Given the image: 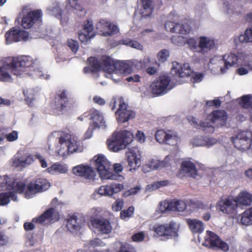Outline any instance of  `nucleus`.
Returning <instances> with one entry per match:
<instances>
[{"mask_svg": "<svg viewBox=\"0 0 252 252\" xmlns=\"http://www.w3.org/2000/svg\"><path fill=\"white\" fill-rule=\"evenodd\" d=\"M94 159L95 166L102 180H121L124 179L122 175L114 174L110 162L103 155H98L94 156Z\"/></svg>", "mask_w": 252, "mask_h": 252, "instance_id": "f03ea898", "label": "nucleus"}, {"mask_svg": "<svg viewBox=\"0 0 252 252\" xmlns=\"http://www.w3.org/2000/svg\"><path fill=\"white\" fill-rule=\"evenodd\" d=\"M189 228L193 233H201L204 230V225L201 221L197 220H187Z\"/></svg>", "mask_w": 252, "mask_h": 252, "instance_id": "2f4dec72", "label": "nucleus"}, {"mask_svg": "<svg viewBox=\"0 0 252 252\" xmlns=\"http://www.w3.org/2000/svg\"><path fill=\"white\" fill-rule=\"evenodd\" d=\"M207 236L205 239V242L209 245L212 248H220L223 251H227L229 246L227 243L222 241L220 238L214 232L211 231H207Z\"/></svg>", "mask_w": 252, "mask_h": 252, "instance_id": "dca6fc26", "label": "nucleus"}, {"mask_svg": "<svg viewBox=\"0 0 252 252\" xmlns=\"http://www.w3.org/2000/svg\"><path fill=\"white\" fill-rule=\"evenodd\" d=\"M140 189V188L138 186H136L134 188H131L129 189H128V190L125 191L124 193L123 196L124 197H127V196L135 194L136 193H137L138 192V191Z\"/></svg>", "mask_w": 252, "mask_h": 252, "instance_id": "e2e57ef3", "label": "nucleus"}, {"mask_svg": "<svg viewBox=\"0 0 252 252\" xmlns=\"http://www.w3.org/2000/svg\"><path fill=\"white\" fill-rule=\"evenodd\" d=\"M152 0H141L143 9L141 10V14L142 17H147L150 16L153 11L152 7Z\"/></svg>", "mask_w": 252, "mask_h": 252, "instance_id": "e433bc0d", "label": "nucleus"}, {"mask_svg": "<svg viewBox=\"0 0 252 252\" xmlns=\"http://www.w3.org/2000/svg\"><path fill=\"white\" fill-rule=\"evenodd\" d=\"M70 104L68 93L65 90H59L56 93L52 109L54 114L60 115L67 110Z\"/></svg>", "mask_w": 252, "mask_h": 252, "instance_id": "39448f33", "label": "nucleus"}, {"mask_svg": "<svg viewBox=\"0 0 252 252\" xmlns=\"http://www.w3.org/2000/svg\"><path fill=\"white\" fill-rule=\"evenodd\" d=\"M239 41L241 43L252 42V28L247 29L244 34L240 35Z\"/></svg>", "mask_w": 252, "mask_h": 252, "instance_id": "37998d69", "label": "nucleus"}, {"mask_svg": "<svg viewBox=\"0 0 252 252\" xmlns=\"http://www.w3.org/2000/svg\"><path fill=\"white\" fill-rule=\"evenodd\" d=\"M123 200L117 199L113 205L112 209L115 211H120L123 206Z\"/></svg>", "mask_w": 252, "mask_h": 252, "instance_id": "69168bd1", "label": "nucleus"}, {"mask_svg": "<svg viewBox=\"0 0 252 252\" xmlns=\"http://www.w3.org/2000/svg\"><path fill=\"white\" fill-rule=\"evenodd\" d=\"M11 179L7 175L0 177V188L7 186L9 187Z\"/></svg>", "mask_w": 252, "mask_h": 252, "instance_id": "13d9d810", "label": "nucleus"}, {"mask_svg": "<svg viewBox=\"0 0 252 252\" xmlns=\"http://www.w3.org/2000/svg\"><path fill=\"white\" fill-rule=\"evenodd\" d=\"M215 46L214 40L209 37L202 36L199 38L198 52L206 53L213 49Z\"/></svg>", "mask_w": 252, "mask_h": 252, "instance_id": "5701e85b", "label": "nucleus"}, {"mask_svg": "<svg viewBox=\"0 0 252 252\" xmlns=\"http://www.w3.org/2000/svg\"><path fill=\"white\" fill-rule=\"evenodd\" d=\"M10 199L13 201L17 200L16 194L13 191H7L0 193V206H4L8 204Z\"/></svg>", "mask_w": 252, "mask_h": 252, "instance_id": "c9c22d12", "label": "nucleus"}, {"mask_svg": "<svg viewBox=\"0 0 252 252\" xmlns=\"http://www.w3.org/2000/svg\"><path fill=\"white\" fill-rule=\"evenodd\" d=\"M119 252H136L135 248L128 244H125L121 246Z\"/></svg>", "mask_w": 252, "mask_h": 252, "instance_id": "5fc2aeb1", "label": "nucleus"}, {"mask_svg": "<svg viewBox=\"0 0 252 252\" xmlns=\"http://www.w3.org/2000/svg\"><path fill=\"white\" fill-rule=\"evenodd\" d=\"M124 189V186L120 184H112L99 188L98 193L101 195L111 196L117 193Z\"/></svg>", "mask_w": 252, "mask_h": 252, "instance_id": "4be33fe9", "label": "nucleus"}, {"mask_svg": "<svg viewBox=\"0 0 252 252\" xmlns=\"http://www.w3.org/2000/svg\"><path fill=\"white\" fill-rule=\"evenodd\" d=\"M181 174L193 178H195L197 175V170L195 164L190 161H184L181 165Z\"/></svg>", "mask_w": 252, "mask_h": 252, "instance_id": "a878e982", "label": "nucleus"}, {"mask_svg": "<svg viewBox=\"0 0 252 252\" xmlns=\"http://www.w3.org/2000/svg\"><path fill=\"white\" fill-rule=\"evenodd\" d=\"M188 120L195 127L200 128L206 132H213L214 131V127L208 122H201L199 125H198L196 121V119L193 117H190L188 119Z\"/></svg>", "mask_w": 252, "mask_h": 252, "instance_id": "7c9ffc66", "label": "nucleus"}, {"mask_svg": "<svg viewBox=\"0 0 252 252\" xmlns=\"http://www.w3.org/2000/svg\"><path fill=\"white\" fill-rule=\"evenodd\" d=\"M50 187V183L47 179L43 178H35L27 186L26 198H32L36 193L46 190Z\"/></svg>", "mask_w": 252, "mask_h": 252, "instance_id": "423d86ee", "label": "nucleus"}, {"mask_svg": "<svg viewBox=\"0 0 252 252\" xmlns=\"http://www.w3.org/2000/svg\"><path fill=\"white\" fill-rule=\"evenodd\" d=\"M42 13L40 9L29 12L22 18L21 25L24 29H30L34 25H38L42 22Z\"/></svg>", "mask_w": 252, "mask_h": 252, "instance_id": "9b49d317", "label": "nucleus"}, {"mask_svg": "<svg viewBox=\"0 0 252 252\" xmlns=\"http://www.w3.org/2000/svg\"><path fill=\"white\" fill-rule=\"evenodd\" d=\"M115 72L117 73L127 75L132 72V68L131 65L124 61H115Z\"/></svg>", "mask_w": 252, "mask_h": 252, "instance_id": "c756f323", "label": "nucleus"}, {"mask_svg": "<svg viewBox=\"0 0 252 252\" xmlns=\"http://www.w3.org/2000/svg\"><path fill=\"white\" fill-rule=\"evenodd\" d=\"M88 61L94 72L98 71L101 68V62H99L95 57H91Z\"/></svg>", "mask_w": 252, "mask_h": 252, "instance_id": "c03bdc74", "label": "nucleus"}, {"mask_svg": "<svg viewBox=\"0 0 252 252\" xmlns=\"http://www.w3.org/2000/svg\"><path fill=\"white\" fill-rule=\"evenodd\" d=\"M171 40L173 43L178 46L182 45L185 42V38L183 36L179 35L173 36Z\"/></svg>", "mask_w": 252, "mask_h": 252, "instance_id": "603ef678", "label": "nucleus"}, {"mask_svg": "<svg viewBox=\"0 0 252 252\" xmlns=\"http://www.w3.org/2000/svg\"><path fill=\"white\" fill-rule=\"evenodd\" d=\"M96 28L106 36H110L117 33L118 30L116 25L110 22L102 19L96 25Z\"/></svg>", "mask_w": 252, "mask_h": 252, "instance_id": "6ab92c4d", "label": "nucleus"}, {"mask_svg": "<svg viewBox=\"0 0 252 252\" xmlns=\"http://www.w3.org/2000/svg\"><path fill=\"white\" fill-rule=\"evenodd\" d=\"M28 32L16 27L11 28L5 34L6 42L10 44L14 42L27 41L29 39Z\"/></svg>", "mask_w": 252, "mask_h": 252, "instance_id": "f8f14e48", "label": "nucleus"}, {"mask_svg": "<svg viewBox=\"0 0 252 252\" xmlns=\"http://www.w3.org/2000/svg\"><path fill=\"white\" fill-rule=\"evenodd\" d=\"M188 207H189V210H191L192 209L201 208L203 207V203L198 200H190L187 202Z\"/></svg>", "mask_w": 252, "mask_h": 252, "instance_id": "de8ad7c7", "label": "nucleus"}, {"mask_svg": "<svg viewBox=\"0 0 252 252\" xmlns=\"http://www.w3.org/2000/svg\"><path fill=\"white\" fill-rule=\"evenodd\" d=\"M185 43H187L189 48L194 51L198 52V45H197V42L194 38H189L185 39Z\"/></svg>", "mask_w": 252, "mask_h": 252, "instance_id": "a18cd8bd", "label": "nucleus"}, {"mask_svg": "<svg viewBox=\"0 0 252 252\" xmlns=\"http://www.w3.org/2000/svg\"><path fill=\"white\" fill-rule=\"evenodd\" d=\"M33 161L32 156L29 155L25 158H15L13 161V164L16 167H24L32 163Z\"/></svg>", "mask_w": 252, "mask_h": 252, "instance_id": "4c0bfd02", "label": "nucleus"}, {"mask_svg": "<svg viewBox=\"0 0 252 252\" xmlns=\"http://www.w3.org/2000/svg\"><path fill=\"white\" fill-rule=\"evenodd\" d=\"M72 171L76 176L89 180H94L96 176L94 170L89 165H77L73 168Z\"/></svg>", "mask_w": 252, "mask_h": 252, "instance_id": "f3484780", "label": "nucleus"}, {"mask_svg": "<svg viewBox=\"0 0 252 252\" xmlns=\"http://www.w3.org/2000/svg\"><path fill=\"white\" fill-rule=\"evenodd\" d=\"M171 72L174 75L183 78L190 76L192 71L189 63H184L183 65L178 64L176 66L173 67Z\"/></svg>", "mask_w": 252, "mask_h": 252, "instance_id": "cd10ccee", "label": "nucleus"}, {"mask_svg": "<svg viewBox=\"0 0 252 252\" xmlns=\"http://www.w3.org/2000/svg\"><path fill=\"white\" fill-rule=\"evenodd\" d=\"M235 199V200H236L238 206L239 204L249 205L251 203L252 201L251 195L246 191L240 192L238 196Z\"/></svg>", "mask_w": 252, "mask_h": 252, "instance_id": "f704fd0d", "label": "nucleus"}, {"mask_svg": "<svg viewBox=\"0 0 252 252\" xmlns=\"http://www.w3.org/2000/svg\"><path fill=\"white\" fill-rule=\"evenodd\" d=\"M157 142L168 145H173L177 143L178 136L176 133L171 130L164 131L159 129L156 131L155 134Z\"/></svg>", "mask_w": 252, "mask_h": 252, "instance_id": "ddd939ff", "label": "nucleus"}, {"mask_svg": "<svg viewBox=\"0 0 252 252\" xmlns=\"http://www.w3.org/2000/svg\"><path fill=\"white\" fill-rule=\"evenodd\" d=\"M8 241V237L3 231L0 230V246L6 245Z\"/></svg>", "mask_w": 252, "mask_h": 252, "instance_id": "0e129e2a", "label": "nucleus"}, {"mask_svg": "<svg viewBox=\"0 0 252 252\" xmlns=\"http://www.w3.org/2000/svg\"><path fill=\"white\" fill-rule=\"evenodd\" d=\"M231 141L237 149L246 151L251 146L252 139L246 137L242 138L240 135H238L235 137H232Z\"/></svg>", "mask_w": 252, "mask_h": 252, "instance_id": "393cba45", "label": "nucleus"}, {"mask_svg": "<svg viewBox=\"0 0 252 252\" xmlns=\"http://www.w3.org/2000/svg\"><path fill=\"white\" fill-rule=\"evenodd\" d=\"M206 104L209 107L215 106L216 108H219L221 105V101L219 99H215L207 101Z\"/></svg>", "mask_w": 252, "mask_h": 252, "instance_id": "338daca9", "label": "nucleus"}, {"mask_svg": "<svg viewBox=\"0 0 252 252\" xmlns=\"http://www.w3.org/2000/svg\"><path fill=\"white\" fill-rule=\"evenodd\" d=\"M32 58L30 56H22L14 58L8 57L0 59V80L7 81L10 79V72L16 76H20L27 68L33 64Z\"/></svg>", "mask_w": 252, "mask_h": 252, "instance_id": "f257e3e1", "label": "nucleus"}, {"mask_svg": "<svg viewBox=\"0 0 252 252\" xmlns=\"http://www.w3.org/2000/svg\"><path fill=\"white\" fill-rule=\"evenodd\" d=\"M134 211L133 206H129L127 209L122 210L120 213L121 218L125 219L126 218L130 217L133 215Z\"/></svg>", "mask_w": 252, "mask_h": 252, "instance_id": "8fccbe9b", "label": "nucleus"}, {"mask_svg": "<svg viewBox=\"0 0 252 252\" xmlns=\"http://www.w3.org/2000/svg\"><path fill=\"white\" fill-rule=\"evenodd\" d=\"M165 210L166 211H176L177 203L176 201H171L164 203Z\"/></svg>", "mask_w": 252, "mask_h": 252, "instance_id": "6e6d98bb", "label": "nucleus"}, {"mask_svg": "<svg viewBox=\"0 0 252 252\" xmlns=\"http://www.w3.org/2000/svg\"><path fill=\"white\" fill-rule=\"evenodd\" d=\"M117 103L119 104V108L116 112V118L118 122L124 123L135 118V112L128 109V105L125 102L123 97L117 99L113 98L111 100L110 105L112 110L116 109Z\"/></svg>", "mask_w": 252, "mask_h": 252, "instance_id": "20e7f679", "label": "nucleus"}, {"mask_svg": "<svg viewBox=\"0 0 252 252\" xmlns=\"http://www.w3.org/2000/svg\"><path fill=\"white\" fill-rule=\"evenodd\" d=\"M59 142L62 146L65 145L68 152H80L83 151V146L80 141H77L67 133H63L59 138Z\"/></svg>", "mask_w": 252, "mask_h": 252, "instance_id": "1a4fd4ad", "label": "nucleus"}, {"mask_svg": "<svg viewBox=\"0 0 252 252\" xmlns=\"http://www.w3.org/2000/svg\"><path fill=\"white\" fill-rule=\"evenodd\" d=\"M46 171L50 174H54L56 173H64L67 171V169L63 165L56 163L47 168Z\"/></svg>", "mask_w": 252, "mask_h": 252, "instance_id": "ea45409f", "label": "nucleus"}, {"mask_svg": "<svg viewBox=\"0 0 252 252\" xmlns=\"http://www.w3.org/2000/svg\"><path fill=\"white\" fill-rule=\"evenodd\" d=\"M66 45L71 49L72 52L76 53L79 48V44L78 42L72 39H68L66 42Z\"/></svg>", "mask_w": 252, "mask_h": 252, "instance_id": "09e8293b", "label": "nucleus"}, {"mask_svg": "<svg viewBox=\"0 0 252 252\" xmlns=\"http://www.w3.org/2000/svg\"><path fill=\"white\" fill-rule=\"evenodd\" d=\"M169 181L168 180H164L155 182L152 186L153 188L158 189L160 187L167 186L169 185Z\"/></svg>", "mask_w": 252, "mask_h": 252, "instance_id": "774afa93", "label": "nucleus"}, {"mask_svg": "<svg viewBox=\"0 0 252 252\" xmlns=\"http://www.w3.org/2000/svg\"><path fill=\"white\" fill-rule=\"evenodd\" d=\"M83 30L86 33H88L90 34H94L93 33V26L92 21L88 20L87 22L85 23L84 25Z\"/></svg>", "mask_w": 252, "mask_h": 252, "instance_id": "4d7b16f0", "label": "nucleus"}, {"mask_svg": "<svg viewBox=\"0 0 252 252\" xmlns=\"http://www.w3.org/2000/svg\"><path fill=\"white\" fill-rule=\"evenodd\" d=\"M177 203V209L176 211L178 212H183L188 207L187 202L183 200H176Z\"/></svg>", "mask_w": 252, "mask_h": 252, "instance_id": "bf43d9fd", "label": "nucleus"}, {"mask_svg": "<svg viewBox=\"0 0 252 252\" xmlns=\"http://www.w3.org/2000/svg\"><path fill=\"white\" fill-rule=\"evenodd\" d=\"M169 53L167 50L163 49L159 51L158 54V58L159 62H164L169 57Z\"/></svg>", "mask_w": 252, "mask_h": 252, "instance_id": "3c124183", "label": "nucleus"}, {"mask_svg": "<svg viewBox=\"0 0 252 252\" xmlns=\"http://www.w3.org/2000/svg\"><path fill=\"white\" fill-rule=\"evenodd\" d=\"M152 230L154 232V236L163 237L166 239L177 235V231L172 222L164 224H155Z\"/></svg>", "mask_w": 252, "mask_h": 252, "instance_id": "0eeeda50", "label": "nucleus"}, {"mask_svg": "<svg viewBox=\"0 0 252 252\" xmlns=\"http://www.w3.org/2000/svg\"><path fill=\"white\" fill-rule=\"evenodd\" d=\"M48 10L52 13L53 15L55 16L57 18L61 19V22H62V11L59 5L57 4L56 6L53 7H50L48 8Z\"/></svg>", "mask_w": 252, "mask_h": 252, "instance_id": "49530a36", "label": "nucleus"}, {"mask_svg": "<svg viewBox=\"0 0 252 252\" xmlns=\"http://www.w3.org/2000/svg\"><path fill=\"white\" fill-rule=\"evenodd\" d=\"M204 77V74L202 73H195L193 74L191 78V81L193 83H198L201 81Z\"/></svg>", "mask_w": 252, "mask_h": 252, "instance_id": "680f3d73", "label": "nucleus"}, {"mask_svg": "<svg viewBox=\"0 0 252 252\" xmlns=\"http://www.w3.org/2000/svg\"><path fill=\"white\" fill-rule=\"evenodd\" d=\"M115 63L112 59L109 57H106L102 59L101 68L104 72L113 73L115 72Z\"/></svg>", "mask_w": 252, "mask_h": 252, "instance_id": "72a5a7b5", "label": "nucleus"}, {"mask_svg": "<svg viewBox=\"0 0 252 252\" xmlns=\"http://www.w3.org/2000/svg\"><path fill=\"white\" fill-rule=\"evenodd\" d=\"M126 156L130 171L135 170L140 166L141 156L137 148L133 147L129 149L128 151L126 153Z\"/></svg>", "mask_w": 252, "mask_h": 252, "instance_id": "2eb2a0df", "label": "nucleus"}, {"mask_svg": "<svg viewBox=\"0 0 252 252\" xmlns=\"http://www.w3.org/2000/svg\"><path fill=\"white\" fill-rule=\"evenodd\" d=\"M89 119L93 121V123L90 125L89 129H94L103 124L104 123L103 116L99 111L93 108L89 111Z\"/></svg>", "mask_w": 252, "mask_h": 252, "instance_id": "412c9836", "label": "nucleus"}, {"mask_svg": "<svg viewBox=\"0 0 252 252\" xmlns=\"http://www.w3.org/2000/svg\"><path fill=\"white\" fill-rule=\"evenodd\" d=\"M210 116L211 122L218 127L224 126L228 117L227 113L224 110H220L213 111Z\"/></svg>", "mask_w": 252, "mask_h": 252, "instance_id": "aec40b11", "label": "nucleus"}, {"mask_svg": "<svg viewBox=\"0 0 252 252\" xmlns=\"http://www.w3.org/2000/svg\"><path fill=\"white\" fill-rule=\"evenodd\" d=\"M27 186L24 183L22 182H15L13 179L11 180L9 188L11 189L15 194L24 193L26 197V191Z\"/></svg>", "mask_w": 252, "mask_h": 252, "instance_id": "473e14b6", "label": "nucleus"}, {"mask_svg": "<svg viewBox=\"0 0 252 252\" xmlns=\"http://www.w3.org/2000/svg\"><path fill=\"white\" fill-rule=\"evenodd\" d=\"M133 138V134L126 130L115 132L112 137L107 141L108 147L111 151L118 152L125 148L132 141Z\"/></svg>", "mask_w": 252, "mask_h": 252, "instance_id": "7ed1b4c3", "label": "nucleus"}, {"mask_svg": "<svg viewBox=\"0 0 252 252\" xmlns=\"http://www.w3.org/2000/svg\"><path fill=\"white\" fill-rule=\"evenodd\" d=\"M170 82V78L167 75L159 76L150 85L152 94L159 96L167 93Z\"/></svg>", "mask_w": 252, "mask_h": 252, "instance_id": "6e6552de", "label": "nucleus"}, {"mask_svg": "<svg viewBox=\"0 0 252 252\" xmlns=\"http://www.w3.org/2000/svg\"><path fill=\"white\" fill-rule=\"evenodd\" d=\"M165 28L167 31H170L171 32L184 34H188L190 31V29L189 27L186 28L183 25H181L171 21H167L165 23Z\"/></svg>", "mask_w": 252, "mask_h": 252, "instance_id": "bb28decb", "label": "nucleus"}, {"mask_svg": "<svg viewBox=\"0 0 252 252\" xmlns=\"http://www.w3.org/2000/svg\"><path fill=\"white\" fill-rule=\"evenodd\" d=\"M252 221V207L245 211L242 215L241 221L243 224L250 225Z\"/></svg>", "mask_w": 252, "mask_h": 252, "instance_id": "79ce46f5", "label": "nucleus"}, {"mask_svg": "<svg viewBox=\"0 0 252 252\" xmlns=\"http://www.w3.org/2000/svg\"><path fill=\"white\" fill-rule=\"evenodd\" d=\"M237 207L235 199L230 197L222 198L217 203V208L220 211L228 215L235 214Z\"/></svg>", "mask_w": 252, "mask_h": 252, "instance_id": "4468645a", "label": "nucleus"}, {"mask_svg": "<svg viewBox=\"0 0 252 252\" xmlns=\"http://www.w3.org/2000/svg\"><path fill=\"white\" fill-rule=\"evenodd\" d=\"M145 238V234L144 232H140L134 234L131 236V240L134 242H140L144 240Z\"/></svg>", "mask_w": 252, "mask_h": 252, "instance_id": "864d4df0", "label": "nucleus"}, {"mask_svg": "<svg viewBox=\"0 0 252 252\" xmlns=\"http://www.w3.org/2000/svg\"><path fill=\"white\" fill-rule=\"evenodd\" d=\"M121 42L124 45L136 49L141 50L143 49V46L138 41L128 38L123 39Z\"/></svg>", "mask_w": 252, "mask_h": 252, "instance_id": "a19ab883", "label": "nucleus"}, {"mask_svg": "<svg viewBox=\"0 0 252 252\" xmlns=\"http://www.w3.org/2000/svg\"><path fill=\"white\" fill-rule=\"evenodd\" d=\"M91 221L93 227L102 234H109L112 231V226L106 219L92 218Z\"/></svg>", "mask_w": 252, "mask_h": 252, "instance_id": "a211bd4d", "label": "nucleus"}, {"mask_svg": "<svg viewBox=\"0 0 252 252\" xmlns=\"http://www.w3.org/2000/svg\"><path fill=\"white\" fill-rule=\"evenodd\" d=\"M78 34L79 38L82 42L87 41L89 39L94 37V34H90L88 33H83L82 32H79Z\"/></svg>", "mask_w": 252, "mask_h": 252, "instance_id": "052dcab7", "label": "nucleus"}, {"mask_svg": "<svg viewBox=\"0 0 252 252\" xmlns=\"http://www.w3.org/2000/svg\"><path fill=\"white\" fill-rule=\"evenodd\" d=\"M222 59L224 61V67H221L220 71L222 73L225 72L226 69L237 64L238 58L235 54L230 53L223 56Z\"/></svg>", "mask_w": 252, "mask_h": 252, "instance_id": "c85d7f7f", "label": "nucleus"}, {"mask_svg": "<svg viewBox=\"0 0 252 252\" xmlns=\"http://www.w3.org/2000/svg\"><path fill=\"white\" fill-rule=\"evenodd\" d=\"M66 227L70 232L79 231L82 227L83 220L75 214L69 215L67 220Z\"/></svg>", "mask_w": 252, "mask_h": 252, "instance_id": "b1692460", "label": "nucleus"}, {"mask_svg": "<svg viewBox=\"0 0 252 252\" xmlns=\"http://www.w3.org/2000/svg\"><path fill=\"white\" fill-rule=\"evenodd\" d=\"M60 218L59 212L52 207L46 210L38 217L33 219L32 221L45 226L58 221Z\"/></svg>", "mask_w": 252, "mask_h": 252, "instance_id": "9d476101", "label": "nucleus"}, {"mask_svg": "<svg viewBox=\"0 0 252 252\" xmlns=\"http://www.w3.org/2000/svg\"><path fill=\"white\" fill-rule=\"evenodd\" d=\"M252 99V94H249L242 96L241 98L236 99V101L243 108H248L252 105L251 99Z\"/></svg>", "mask_w": 252, "mask_h": 252, "instance_id": "58836bf2", "label": "nucleus"}]
</instances>
